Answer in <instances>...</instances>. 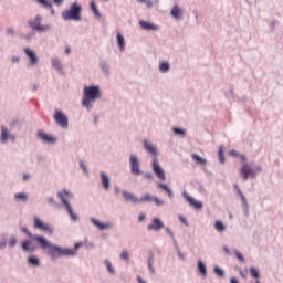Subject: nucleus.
Masks as SVG:
<instances>
[{
  "label": "nucleus",
  "instance_id": "nucleus-1",
  "mask_svg": "<svg viewBox=\"0 0 283 283\" xmlns=\"http://www.w3.org/2000/svg\"><path fill=\"white\" fill-rule=\"evenodd\" d=\"M97 98H101V87L98 85L84 86L82 98L83 107L92 109V104L95 103Z\"/></svg>",
  "mask_w": 283,
  "mask_h": 283
},
{
  "label": "nucleus",
  "instance_id": "nucleus-2",
  "mask_svg": "<svg viewBox=\"0 0 283 283\" xmlns=\"http://www.w3.org/2000/svg\"><path fill=\"white\" fill-rule=\"evenodd\" d=\"M78 249V244H75V249H62L60 247H56L54 244H51L46 248L48 255H51V258H61V255H75L76 250Z\"/></svg>",
  "mask_w": 283,
  "mask_h": 283
},
{
  "label": "nucleus",
  "instance_id": "nucleus-3",
  "mask_svg": "<svg viewBox=\"0 0 283 283\" xmlns=\"http://www.w3.org/2000/svg\"><path fill=\"white\" fill-rule=\"evenodd\" d=\"M82 10L83 8H81V4L75 2L69 10L62 12V19H64V21H81Z\"/></svg>",
  "mask_w": 283,
  "mask_h": 283
},
{
  "label": "nucleus",
  "instance_id": "nucleus-4",
  "mask_svg": "<svg viewBox=\"0 0 283 283\" xmlns=\"http://www.w3.org/2000/svg\"><path fill=\"white\" fill-rule=\"evenodd\" d=\"M33 227L43 233H48V235H52L54 233V228L50 223H45L41 220V217L33 218Z\"/></svg>",
  "mask_w": 283,
  "mask_h": 283
},
{
  "label": "nucleus",
  "instance_id": "nucleus-5",
  "mask_svg": "<svg viewBox=\"0 0 283 283\" xmlns=\"http://www.w3.org/2000/svg\"><path fill=\"white\" fill-rule=\"evenodd\" d=\"M59 198L61 199V201L63 202V205L66 207L67 213L69 216L74 220H78V216L75 214L74 210L72 209V206L70 205V202L67 201V199H65V196H72V193H70L67 190H63V192H59L57 193Z\"/></svg>",
  "mask_w": 283,
  "mask_h": 283
},
{
  "label": "nucleus",
  "instance_id": "nucleus-6",
  "mask_svg": "<svg viewBox=\"0 0 283 283\" xmlns=\"http://www.w3.org/2000/svg\"><path fill=\"white\" fill-rule=\"evenodd\" d=\"M41 21H43V18H41V15H36L34 20L29 21V25L32 30H35V32H48V30H50V25H43L41 24Z\"/></svg>",
  "mask_w": 283,
  "mask_h": 283
},
{
  "label": "nucleus",
  "instance_id": "nucleus-7",
  "mask_svg": "<svg viewBox=\"0 0 283 283\" xmlns=\"http://www.w3.org/2000/svg\"><path fill=\"white\" fill-rule=\"evenodd\" d=\"M153 171L156 174L159 180H166L167 177L165 176V170H163V167H160V164H158V159L155 157L153 160Z\"/></svg>",
  "mask_w": 283,
  "mask_h": 283
},
{
  "label": "nucleus",
  "instance_id": "nucleus-8",
  "mask_svg": "<svg viewBox=\"0 0 283 283\" xmlns=\"http://www.w3.org/2000/svg\"><path fill=\"white\" fill-rule=\"evenodd\" d=\"M130 171L134 176H140L143 172L140 171V164L138 163V158L136 156H130Z\"/></svg>",
  "mask_w": 283,
  "mask_h": 283
},
{
  "label": "nucleus",
  "instance_id": "nucleus-9",
  "mask_svg": "<svg viewBox=\"0 0 283 283\" xmlns=\"http://www.w3.org/2000/svg\"><path fill=\"white\" fill-rule=\"evenodd\" d=\"M139 202H155L157 207H161V205H165V201L158 199V197H154L149 193L144 195L140 199Z\"/></svg>",
  "mask_w": 283,
  "mask_h": 283
},
{
  "label": "nucleus",
  "instance_id": "nucleus-10",
  "mask_svg": "<svg viewBox=\"0 0 283 283\" xmlns=\"http://www.w3.org/2000/svg\"><path fill=\"white\" fill-rule=\"evenodd\" d=\"M148 231H160V229H165V223L163 220L155 218L151 223L147 226Z\"/></svg>",
  "mask_w": 283,
  "mask_h": 283
},
{
  "label": "nucleus",
  "instance_id": "nucleus-11",
  "mask_svg": "<svg viewBox=\"0 0 283 283\" xmlns=\"http://www.w3.org/2000/svg\"><path fill=\"white\" fill-rule=\"evenodd\" d=\"M54 120L61 127H67V116H65V114H63V112H60V111L55 112Z\"/></svg>",
  "mask_w": 283,
  "mask_h": 283
},
{
  "label": "nucleus",
  "instance_id": "nucleus-12",
  "mask_svg": "<svg viewBox=\"0 0 283 283\" xmlns=\"http://www.w3.org/2000/svg\"><path fill=\"white\" fill-rule=\"evenodd\" d=\"M38 136L41 140H43V143H48L50 145H54V143H56V137L52 136V135H48L45 132L40 130L38 132Z\"/></svg>",
  "mask_w": 283,
  "mask_h": 283
},
{
  "label": "nucleus",
  "instance_id": "nucleus-13",
  "mask_svg": "<svg viewBox=\"0 0 283 283\" xmlns=\"http://www.w3.org/2000/svg\"><path fill=\"white\" fill-rule=\"evenodd\" d=\"M32 240H34L35 242H38V243L40 244L41 249H46V250H48V248L52 244V243H50V241H48V239H46L45 237H43V235H36V234H34V235L32 237Z\"/></svg>",
  "mask_w": 283,
  "mask_h": 283
},
{
  "label": "nucleus",
  "instance_id": "nucleus-14",
  "mask_svg": "<svg viewBox=\"0 0 283 283\" xmlns=\"http://www.w3.org/2000/svg\"><path fill=\"white\" fill-rule=\"evenodd\" d=\"M240 174L243 180H249V178H251V176H253L254 172L251 166H249V164H244L241 168Z\"/></svg>",
  "mask_w": 283,
  "mask_h": 283
},
{
  "label": "nucleus",
  "instance_id": "nucleus-15",
  "mask_svg": "<svg viewBox=\"0 0 283 283\" xmlns=\"http://www.w3.org/2000/svg\"><path fill=\"white\" fill-rule=\"evenodd\" d=\"M24 54H27L28 59H30L31 65H36V63H39V59L36 57V53L32 49L25 48L24 49Z\"/></svg>",
  "mask_w": 283,
  "mask_h": 283
},
{
  "label": "nucleus",
  "instance_id": "nucleus-16",
  "mask_svg": "<svg viewBox=\"0 0 283 283\" xmlns=\"http://www.w3.org/2000/svg\"><path fill=\"white\" fill-rule=\"evenodd\" d=\"M184 198L189 202L190 207H193V209H202V202L193 199L188 193H184Z\"/></svg>",
  "mask_w": 283,
  "mask_h": 283
},
{
  "label": "nucleus",
  "instance_id": "nucleus-17",
  "mask_svg": "<svg viewBox=\"0 0 283 283\" xmlns=\"http://www.w3.org/2000/svg\"><path fill=\"white\" fill-rule=\"evenodd\" d=\"M123 198L127 202H134L135 205H137V202H140V199H138V197H136L132 192L123 191Z\"/></svg>",
  "mask_w": 283,
  "mask_h": 283
},
{
  "label": "nucleus",
  "instance_id": "nucleus-18",
  "mask_svg": "<svg viewBox=\"0 0 283 283\" xmlns=\"http://www.w3.org/2000/svg\"><path fill=\"white\" fill-rule=\"evenodd\" d=\"M139 25H140L142 30H153V31L158 30V25H156L154 23H150V22H147L145 20H140Z\"/></svg>",
  "mask_w": 283,
  "mask_h": 283
},
{
  "label": "nucleus",
  "instance_id": "nucleus-19",
  "mask_svg": "<svg viewBox=\"0 0 283 283\" xmlns=\"http://www.w3.org/2000/svg\"><path fill=\"white\" fill-rule=\"evenodd\" d=\"M22 250L32 253L33 251H36V248L32 245L31 240H27L22 242Z\"/></svg>",
  "mask_w": 283,
  "mask_h": 283
},
{
  "label": "nucleus",
  "instance_id": "nucleus-20",
  "mask_svg": "<svg viewBox=\"0 0 283 283\" xmlns=\"http://www.w3.org/2000/svg\"><path fill=\"white\" fill-rule=\"evenodd\" d=\"M170 14L174 17V19H182V9H180L178 6H175L171 9Z\"/></svg>",
  "mask_w": 283,
  "mask_h": 283
},
{
  "label": "nucleus",
  "instance_id": "nucleus-21",
  "mask_svg": "<svg viewBox=\"0 0 283 283\" xmlns=\"http://www.w3.org/2000/svg\"><path fill=\"white\" fill-rule=\"evenodd\" d=\"M91 222H93V224L95 227H97V229H99V231H104V229H109V227H112V224H109V223H102L101 221H98L96 219H91Z\"/></svg>",
  "mask_w": 283,
  "mask_h": 283
},
{
  "label": "nucleus",
  "instance_id": "nucleus-22",
  "mask_svg": "<svg viewBox=\"0 0 283 283\" xmlns=\"http://www.w3.org/2000/svg\"><path fill=\"white\" fill-rule=\"evenodd\" d=\"M101 180L104 189L107 191L109 189V176L105 172H101Z\"/></svg>",
  "mask_w": 283,
  "mask_h": 283
},
{
  "label": "nucleus",
  "instance_id": "nucleus-23",
  "mask_svg": "<svg viewBox=\"0 0 283 283\" xmlns=\"http://www.w3.org/2000/svg\"><path fill=\"white\" fill-rule=\"evenodd\" d=\"M158 189H163L164 191H166V193H168L169 198H174V191H171V188H169L167 185L165 184H158Z\"/></svg>",
  "mask_w": 283,
  "mask_h": 283
},
{
  "label": "nucleus",
  "instance_id": "nucleus-24",
  "mask_svg": "<svg viewBox=\"0 0 283 283\" xmlns=\"http://www.w3.org/2000/svg\"><path fill=\"white\" fill-rule=\"evenodd\" d=\"M191 158L197 163V165H207V159L200 157L198 154H192Z\"/></svg>",
  "mask_w": 283,
  "mask_h": 283
},
{
  "label": "nucleus",
  "instance_id": "nucleus-25",
  "mask_svg": "<svg viewBox=\"0 0 283 283\" xmlns=\"http://www.w3.org/2000/svg\"><path fill=\"white\" fill-rule=\"evenodd\" d=\"M144 145H145V149H146V151H148V154L156 156L157 151H156V147H154V145L149 144L148 142H145Z\"/></svg>",
  "mask_w": 283,
  "mask_h": 283
},
{
  "label": "nucleus",
  "instance_id": "nucleus-26",
  "mask_svg": "<svg viewBox=\"0 0 283 283\" xmlns=\"http://www.w3.org/2000/svg\"><path fill=\"white\" fill-rule=\"evenodd\" d=\"M117 43L123 52V50H125V38L120 33H117Z\"/></svg>",
  "mask_w": 283,
  "mask_h": 283
},
{
  "label": "nucleus",
  "instance_id": "nucleus-27",
  "mask_svg": "<svg viewBox=\"0 0 283 283\" xmlns=\"http://www.w3.org/2000/svg\"><path fill=\"white\" fill-rule=\"evenodd\" d=\"M214 229L219 233H222V231H224L227 228L224 227V223H222V221H216L214 222Z\"/></svg>",
  "mask_w": 283,
  "mask_h": 283
},
{
  "label": "nucleus",
  "instance_id": "nucleus-28",
  "mask_svg": "<svg viewBox=\"0 0 283 283\" xmlns=\"http://www.w3.org/2000/svg\"><path fill=\"white\" fill-rule=\"evenodd\" d=\"M29 264H31L32 266H39V264H41V261L36 258V256H30L28 259Z\"/></svg>",
  "mask_w": 283,
  "mask_h": 283
},
{
  "label": "nucleus",
  "instance_id": "nucleus-29",
  "mask_svg": "<svg viewBox=\"0 0 283 283\" xmlns=\"http://www.w3.org/2000/svg\"><path fill=\"white\" fill-rule=\"evenodd\" d=\"M1 129H2V133H1L0 140H1V143H6L8 140V136H9L8 128L2 126Z\"/></svg>",
  "mask_w": 283,
  "mask_h": 283
},
{
  "label": "nucleus",
  "instance_id": "nucleus-30",
  "mask_svg": "<svg viewBox=\"0 0 283 283\" xmlns=\"http://www.w3.org/2000/svg\"><path fill=\"white\" fill-rule=\"evenodd\" d=\"M198 269H199V272L201 273V275H207V266L205 265V263L202 261L198 262Z\"/></svg>",
  "mask_w": 283,
  "mask_h": 283
},
{
  "label": "nucleus",
  "instance_id": "nucleus-31",
  "mask_svg": "<svg viewBox=\"0 0 283 283\" xmlns=\"http://www.w3.org/2000/svg\"><path fill=\"white\" fill-rule=\"evenodd\" d=\"M15 200H21L22 202H27L28 201V195L23 193V192H19L14 196Z\"/></svg>",
  "mask_w": 283,
  "mask_h": 283
},
{
  "label": "nucleus",
  "instance_id": "nucleus-32",
  "mask_svg": "<svg viewBox=\"0 0 283 283\" xmlns=\"http://www.w3.org/2000/svg\"><path fill=\"white\" fill-rule=\"evenodd\" d=\"M52 66L55 67L59 72L63 70V66L61 65V61L59 59H55L52 61Z\"/></svg>",
  "mask_w": 283,
  "mask_h": 283
},
{
  "label": "nucleus",
  "instance_id": "nucleus-33",
  "mask_svg": "<svg viewBox=\"0 0 283 283\" xmlns=\"http://www.w3.org/2000/svg\"><path fill=\"white\" fill-rule=\"evenodd\" d=\"M250 275L252 277H254V280H259L260 279V272L255 268H250Z\"/></svg>",
  "mask_w": 283,
  "mask_h": 283
},
{
  "label": "nucleus",
  "instance_id": "nucleus-34",
  "mask_svg": "<svg viewBox=\"0 0 283 283\" xmlns=\"http://www.w3.org/2000/svg\"><path fill=\"white\" fill-rule=\"evenodd\" d=\"M160 72H169V63L167 62H161L159 65Z\"/></svg>",
  "mask_w": 283,
  "mask_h": 283
},
{
  "label": "nucleus",
  "instance_id": "nucleus-35",
  "mask_svg": "<svg viewBox=\"0 0 283 283\" xmlns=\"http://www.w3.org/2000/svg\"><path fill=\"white\" fill-rule=\"evenodd\" d=\"M91 10H93L95 17H101V12L96 8V2H94V1L91 2Z\"/></svg>",
  "mask_w": 283,
  "mask_h": 283
},
{
  "label": "nucleus",
  "instance_id": "nucleus-36",
  "mask_svg": "<svg viewBox=\"0 0 283 283\" xmlns=\"http://www.w3.org/2000/svg\"><path fill=\"white\" fill-rule=\"evenodd\" d=\"M38 3H41V6H43V8H52V2L49 0H36Z\"/></svg>",
  "mask_w": 283,
  "mask_h": 283
},
{
  "label": "nucleus",
  "instance_id": "nucleus-37",
  "mask_svg": "<svg viewBox=\"0 0 283 283\" xmlns=\"http://www.w3.org/2000/svg\"><path fill=\"white\" fill-rule=\"evenodd\" d=\"M174 133L177 136H185V134H186L185 129H182V128H174Z\"/></svg>",
  "mask_w": 283,
  "mask_h": 283
},
{
  "label": "nucleus",
  "instance_id": "nucleus-38",
  "mask_svg": "<svg viewBox=\"0 0 283 283\" xmlns=\"http://www.w3.org/2000/svg\"><path fill=\"white\" fill-rule=\"evenodd\" d=\"M216 275H219V277H224V271L220 268H214Z\"/></svg>",
  "mask_w": 283,
  "mask_h": 283
},
{
  "label": "nucleus",
  "instance_id": "nucleus-39",
  "mask_svg": "<svg viewBox=\"0 0 283 283\" xmlns=\"http://www.w3.org/2000/svg\"><path fill=\"white\" fill-rule=\"evenodd\" d=\"M22 233H25V235H28V238H34V234H32V232H30V230H28V228H21Z\"/></svg>",
  "mask_w": 283,
  "mask_h": 283
},
{
  "label": "nucleus",
  "instance_id": "nucleus-40",
  "mask_svg": "<svg viewBox=\"0 0 283 283\" xmlns=\"http://www.w3.org/2000/svg\"><path fill=\"white\" fill-rule=\"evenodd\" d=\"M220 163H224V150L222 148L218 151Z\"/></svg>",
  "mask_w": 283,
  "mask_h": 283
},
{
  "label": "nucleus",
  "instance_id": "nucleus-41",
  "mask_svg": "<svg viewBox=\"0 0 283 283\" xmlns=\"http://www.w3.org/2000/svg\"><path fill=\"white\" fill-rule=\"evenodd\" d=\"M105 265L108 272L114 273V266H112L109 261H105Z\"/></svg>",
  "mask_w": 283,
  "mask_h": 283
},
{
  "label": "nucleus",
  "instance_id": "nucleus-42",
  "mask_svg": "<svg viewBox=\"0 0 283 283\" xmlns=\"http://www.w3.org/2000/svg\"><path fill=\"white\" fill-rule=\"evenodd\" d=\"M120 259H122V260H129V253H127V251H123V252L120 253Z\"/></svg>",
  "mask_w": 283,
  "mask_h": 283
},
{
  "label": "nucleus",
  "instance_id": "nucleus-43",
  "mask_svg": "<svg viewBox=\"0 0 283 283\" xmlns=\"http://www.w3.org/2000/svg\"><path fill=\"white\" fill-rule=\"evenodd\" d=\"M9 247H17V238L12 237V238L9 240Z\"/></svg>",
  "mask_w": 283,
  "mask_h": 283
},
{
  "label": "nucleus",
  "instance_id": "nucleus-44",
  "mask_svg": "<svg viewBox=\"0 0 283 283\" xmlns=\"http://www.w3.org/2000/svg\"><path fill=\"white\" fill-rule=\"evenodd\" d=\"M237 258L240 260V262H244V256L239 251H235Z\"/></svg>",
  "mask_w": 283,
  "mask_h": 283
},
{
  "label": "nucleus",
  "instance_id": "nucleus-45",
  "mask_svg": "<svg viewBox=\"0 0 283 283\" xmlns=\"http://www.w3.org/2000/svg\"><path fill=\"white\" fill-rule=\"evenodd\" d=\"M144 3H146L147 8H154V2H151V0H144Z\"/></svg>",
  "mask_w": 283,
  "mask_h": 283
},
{
  "label": "nucleus",
  "instance_id": "nucleus-46",
  "mask_svg": "<svg viewBox=\"0 0 283 283\" xmlns=\"http://www.w3.org/2000/svg\"><path fill=\"white\" fill-rule=\"evenodd\" d=\"M179 219H180V222H182L184 224H186V227L189 224V223L187 222V219H186L185 217H179Z\"/></svg>",
  "mask_w": 283,
  "mask_h": 283
},
{
  "label": "nucleus",
  "instance_id": "nucleus-47",
  "mask_svg": "<svg viewBox=\"0 0 283 283\" xmlns=\"http://www.w3.org/2000/svg\"><path fill=\"white\" fill-rule=\"evenodd\" d=\"M145 213H140L139 217H138V221L139 222H143L145 220Z\"/></svg>",
  "mask_w": 283,
  "mask_h": 283
},
{
  "label": "nucleus",
  "instance_id": "nucleus-48",
  "mask_svg": "<svg viewBox=\"0 0 283 283\" xmlns=\"http://www.w3.org/2000/svg\"><path fill=\"white\" fill-rule=\"evenodd\" d=\"M166 232L168 233V235H169L170 238H174V232H171V229L167 228V229H166Z\"/></svg>",
  "mask_w": 283,
  "mask_h": 283
},
{
  "label": "nucleus",
  "instance_id": "nucleus-49",
  "mask_svg": "<svg viewBox=\"0 0 283 283\" xmlns=\"http://www.w3.org/2000/svg\"><path fill=\"white\" fill-rule=\"evenodd\" d=\"M234 187L237 188L239 196H241V198L244 199V195H242V191L240 190V188H238V186H234Z\"/></svg>",
  "mask_w": 283,
  "mask_h": 283
},
{
  "label": "nucleus",
  "instance_id": "nucleus-50",
  "mask_svg": "<svg viewBox=\"0 0 283 283\" xmlns=\"http://www.w3.org/2000/svg\"><path fill=\"white\" fill-rule=\"evenodd\" d=\"M80 166L82 167L83 171L87 172V167H85V164H83V161L80 163Z\"/></svg>",
  "mask_w": 283,
  "mask_h": 283
},
{
  "label": "nucleus",
  "instance_id": "nucleus-51",
  "mask_svg": "<svg viewBox=\"0 0 283 283\" xmlns=\"http://www.w3.org/2000/svg\"><path fill=\"white\" fill-rule=\"evenodd\" d=\"M145 178H147L148 180H151V178H154V175H151V174H146V175H145Z\"/></svg>",
  "mask_w": 283,
  "mask_h": 283
},
{
  "label": "nucleus",
  "instance_id": "nucleus-52",
  "mask_svg": "<svg viewBox=\"0 0 283 283\" xmlns=\"http://www.w3.org/2000/svg\"><path fill=\"white\" fill-rule=\"evenodd\" d=\"M231 156H238V157H240V155L238 154V151H235V150H231Z\"/></svg>",
  "mask_w": 283,
  "mask_h": 283
},
{
  "label": "nucleus",
  "instance_id": "nucleus-53",
  "mask_svg": "<svg viewBox=\"0 0 283 283\" xmlns=\"http://www.w3.org/2000/svg\"><path fill=\"white\" fill-rule=\"evenodd\" d=\"M56 6H61L63 3V0H53Z\"/></svg>",
  "mask_w": 283,
  "mask_h": 283
},
{
  "label": "nucleus",
  "instance_id": "nucleus-54",
  "mask_svg": "<svg viewBox=\"0 0 283 283\" xmlns=\"http://www.w3.org/2000/svg\"><path fill=\"white\" fill-rule=\"evenodd\" d=\"M137 282H139V283H147V282H145V281L143 280V277H140V276H137Z\"/></svg>",
  "mask_w": 283,
  "mask_h": 283
},
{
  "label": "nucleus",
  "instance_id": "nucleus-55",
  "mask_svg": "<svg viewBox=\"0 0 283 283\" xmlns=\"http://www.w3.org/2000/svg\"><path fill=\"white\" fill-rule=\"evenodd\" d=\"M23 180H30V175L24 174V175H23Z\"/></svg>",
  "mask_w": 283,
  "mask_h": 283
},
{
  "label": "nucleus",
  "instance_id": "nucleus-56",
  "mask_svg": "<svg viewBox=\"0 0 283 283\" xmlns=\"http://www.w3.org/2000/svg\"><path fill=\"white\" fill-rule=\"evenodd\" d=\"M230 283H238V279L231 277V279H230Z\"/></svg>",
  "mask_w": 283,
  "mask_h": 283
},
{
  "label": "nucleus",
  "instance_id": "nucleus-57",
  "mask_svg": "<svg viewBox=\"0 0 283 283\" xmlns=\"http://www.w3.org/2000/svg\"><path fill=\"white\" fill-rule=\"evenodd\" d=\"M7 33H9V34H14V29H8V30H7Z\"/></svg>",
  "mask_w": 283,
  "mask_h": 283
},
{
  "label": "nucleus",
  "instance_id": "nucleus-58",
  "mask_svg": "<svg viewBox=\"0 0 283 283\" xmlns=\"http://www.w3.org/2000/svg\"><path fill=\"white\" fill-rule=\"evenodd\" d=\"M65 52L66 54H70L72 52V49H70V46H66Z\"/></svg>",
  "mask_w": 283,
  "mask_h": 283
},
{
  "label": "nucleus",
  "instance_id": "nucleus-59",
  "mask_svg": "<svg viewBox=\"0 0 283 283\" xmlns=\"http://www.w3.org/2000/svg\"><path fill=\"white\" fill-rule=\"evenodd\" d=\"M239 158H241V160L244 163V160H247V157H244V155H239Z\"/></svg>",
  "mask_w": 283,
  "mask_h": 283
},
{
  "label": "nucleus",
  "instance_id": "nucleus-60",
  "mask_svg": "<svg viewBox=\"0 0 283 283\" xmlns=\"http://www.w3.org/2000/svg\"><path fill=\"white\" fill-rule=\"evenodd\" d=\"M49 202H51V205H53V202H54V197H50V198H49Z\"/></svg>",
  "mask_w": 283,
  "mask_h": 283
},
{
  "label": "nucleus",
  "instance_id": "nucleus-61",
  "mask_svg": "<svg viewBox=\"0 0 283 283\" xmlns=\"http://www.w3.org/2000/svg\"><path fill=\"white\" fill-rule=\"evenodd\" d=\"M0 249H6V243H0Z\"/></svg>",
  "mask_w": 283,
  "mask_h": 283
},
{
  "label": "nucleus",
  "instance_id": "nucleus-62",
  "mask_svg": "<svg viewBox=\"0 0 283 283\" xmlns=\"http://www.w3.org/2000/svg\"><path fill=\"white\" fill-rule=\"evenodd\" d=\"M240 275L241 277H244V273L242 271H240Z\"/></svg>",
  "mask_w": 283,
  "mask_h": 283
},
{
  "label": "nucleus",
  "instance_id": "nucleus-63",
  "mask_svg": "<svg viewBox=\"0 0 283 283\" xmlns=\"http://www.w3.org/2000/svg\"><path fill=\"white\" fill-rule=\"evenodd\" d=\"M140 3H145V0H138Z\"/></svg>",
  "mask_w": 283,
  "mask_h": 283
},
{
  "label": "nucleus",
  "instance_id": "nucleus-64",
  "mask_svg": "<svg viewBox=\"0 0 283 283\" xmlns=\"http://www.w3.org/2000/svg\"><path fill=\"white\" fill-rule=\"evenodd\" d=\"M255 283H260V281H258V280H256V282H255Z\"/></svg>",
  "mask_w": 283,
  "mask_h": 283
}]
</instances>
